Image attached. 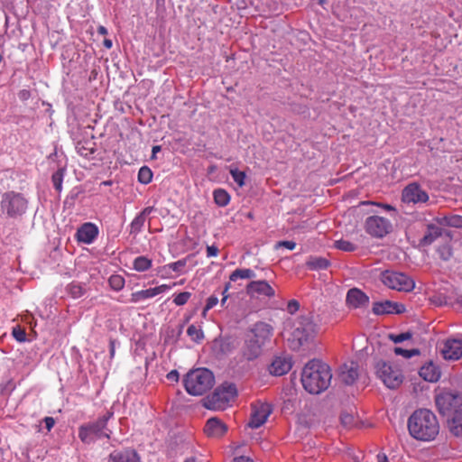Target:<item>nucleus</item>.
I'll return each mask as SVG.
<instances>
[{
	"label": "nucleus",
	"mask_w": 462,
	"mask_h": 462,
	"mask_svg": "<svg viewBox=\"0 0 462 462\" xmlns=\"http://www.w3.org/2000/svg\"><path fill=\"white\" fill-rule=\"evenodd\" d=\"M291 306H292V307H295V309H297V308H298V306H299V304H298V302H297V301L292 300V301H291V302L289 303V308H291Z\"/></svg>",
	"instance_id": "obj_60"
},
{
	"label": "nucleus",
	"mask_w": 462,
	"mask_h": 462,
	"mask_svg": "<svg viewBox=\"0 0 462 462\" xmlns=\"http://www.w3.org/2000/svg\"><path fill=\"white\" fill-rule=\"evenodd\" d=\"M436 220L440 226H452L456 228L462 227V217L458 215L439 217Z\"/></svg>",
	"instance_id": "obj_27"
},
{
	"label": "nucleus",
	"mask_w": 462,
	"mask_h": 462,
	"mask_svg": "<svg viewBox=\"0 0 462 462\" xmlns=\"http://www.w3.org/2000/svg\"><path fill=\"white\" fill-rule=\"evenodd\" d=\"M340 421L346 428H350L355 424V417L351 413L343 412L340 416Z\"/></svg>",
	"instance_id": "obj_45"
},
{
	"label": "nucleus",
	"mask_w": 462,
	"mask_h": 462,
	"mask_svg": "<svg viewBox=\"0 0 462 462\" xmlns=\"http://www.w3.org/2000/svg\"><path fill=\"white\" fill-rule=\"evenodd\" d=\"M232 462H254V461L252 459H250L248 457L240 456V457H235Z\"/></svg>",
	"instance_id": "obj_55"
},
{
	"label": "nucleus",
	"mask_w": 462,
	"mask_h": 462,
	"mask_svg": "<svg viewBox=\"0 0 462 462\" xmlns=\"http://www.w3.org/2000/svg\"><path fill=\"white\" fill-rule=\"evenodd\" d=\"M291 368L290 360L284 357H276L270 365L269 371L272 374L280 376L288 373Z\"/></svg>",
	"instance_id": "obj_24"
},
{
	"label": "nucleus",
	"mask_w": 462,
	"mask_h": 462,
	"mask_svg": "<svg viewBox=\"0 0 462 462\" xmlns=\"http://www.w3.org/2000/svg\"><path fill=\"white\" fill-rule=\"evenodd\" d=\"M43 421L48 431H50L55 424V420L52 417H45Z\"/></svg>",
	"instance_id": "obj_52"
},
{
	"label": "nucleus",
	"mask_w": 462,
	"mask_h": 462,
	"mask_svg": "<svg viewBox=\"0 0 462 462\" xmlns=\"http://www.w3.org/2000/svg\"><path fill=\"white\" fill-rule=\"evenodd\" d=\"M167 379L171 382H178L179 373L177 370H172L167 374Z\"/></svg>",
	"instance_id": "obj_54"
},
{
	"label": "nucleus",
	"mask_w": 462,
	"mask_h": 462,
	"mask_svg": "<svg viewBox=\"0 0 462 462\" xmlns=\"http://www.w3.org/2000/svg\"><path fill=\"white\" fill-rule=\"evenodd\" d=\"M375 368L377 376L387 388L396 389L402 383L403 374L396 365L379 361Z\"/></svg>",
	"instance_id": "obj_7"
},
{
	"label": "nucleus",
	"mask_w": 462,
	"mask_h": 462,
	"mask_svg": "<svg viewBox=\"0 0 462 462\" xmlns=\"http://www.w3.org/2000/svg\"><path fill=\"white\" fill-rule=\"evenodd\" d=\"M187 334L192 341L197 343L200 342L204 337V334L200 327L194 324L188 328Z\"/></svg>",
	"instance_id": "obj_36"
},
{
	"label": "nucleus",
	"mask_w": 462,
	"mask_h": 462,
	"mask_svg": "<svg viewBox=\"0 0 462 462\" xmlns=\"http://www.w3.org/2000/svg\"><path fill=\"white\" fill-rule=\"evenodd\" d=\"M306 264L311 270H324L328 267L329 262L322 257H313Z\"/></svg>",
	"instance_id": "obj_32"
},
{
	"label": "nucleus",
	"mask_w": 462,
	"mask_h": 462,
	"mask_svg": "<svg viewBox=\"0 0 462 462\" xmlns=\"http://www.w3.org/2000/svg\"><path fill=\"white\" fill-rule=\"evenodd\" d=\"M334 246L344 252H353L356 249V246L353 243L344 239L335 241Z\"/></svg>",
	"instance_id": "obj_37"
},
{
	"label": "nucleus",
	"mask_w": 462,
	"mask_h": 462,
	"mask_svg": "<svg viewBox=\"0 0 462 462\" xmlns=\"http://www.w3.org/2000/svg\"><path fill=\"white\" fill-rule=\"evenodd\" d=\"M448 425L450 432L457 436H462V412L448 420Z\"/></svg>",
	"instance_id": "obj_29"
},
{
	"label": "nucleus",
	"mask_w": 462,
	"mask_h": 462,
	"mask_svg": "<svg viewBox=\"0 0 462 462\" xmlns=\"http://www.w3.org/2000/svg\"><path fill=\"white\" fill-rule=\"evenodd\" d=\"M365 230L373 237L382 238L392 230L391 221L383 217L371 216L365 221Z\"/></svg>",
	"instance_id": "obj_11"
},
{
	"label": "nucleus",
	"mask_w": 462,
	"mask_h": 462,
	"mask_svg": "<svg viewBox=\"0 0 462 462\" xmlns=\"http://www.w3.org/2000/svg\"><path fill=\"white\" fill-rule=\"evenodd\" d=\"M152 267V260L145 256H138L134 261V269L138 272L147 271Z\"/></svg>",
	"instance_id": "obj_34"
},
{
	"label": "nucleus",
	"mask_w": 462,
	"mask_h": 462,
	"mask_svg": "<svg viewBox=\"0 0 462 462\" xmlns=\"http://www.w3.org/2000/svg\"><path fill=\"white\" fill-rule=\"evenodd\" d=\"M420 376L427 382H437L440 377V371L433 363L425 364L420 369Z\"/></svg>",
	"instance_id": "obj_25"
},
{
	"label": "nucleus",
	"mask_w": 462,
	"mask_h": 462,
	"mask_svg": "<svg viewBox=\"0 0 462 462\" xmlns=\"http://www.w3.org/2000/svg\"><path fill=\"white\" fill-rule=\"evenodd\" d=\"M236 394V388L234 384L224 383L205 399L204 405L209 410H224Z\"/></svg>",
	"instance_id": "obj_6"
},
{
	"label": "nucleus",
	"mask_w": 462,
	"mask_h": 462,
	"mask_svg": "<svg viewBox=\"0 0 462 462\" xmlns=\"http://www.w3.org/2000/svg\"><path fill=\"white\" fill-rule=\"evenodd\" d=\"M161 151V146L156 145L152 147V154L154 155L156 152Z\"/></svg>",
	"instance_id": "obj_59"
},
{
	"label": "nucleus",
	"mask_w": 462,
	"mask_h": 462,
	"mask_svg": "<svg viewBox=\"0 0 462 462\" xmlns=\"http://www.w3.org/2000/svg\"><path fill=\"white\" fill-rule=\"evenodd\" d=\"M98 235L97 226L90 222L83 224L76 233V238L79 242L89 245L94 242Z\"/></svg>",
	"instance_id": "obj_19"
},
{
	"label": "nucleus",
	"mask_w": 462,
	"mask_h": 462,
	"mask_svg": "<svg viewBox=\"0 0 462 462\" xmlns=\"http://www.w3.org/2000/svg\"><path fill=\"white\" fill-rule=\"evenodd\" d=\"M171 288V285L162 284L160 286L150 288L147 290H142L139 291H135L131 294V298L129 299V302L131 303H138L148 300L150 298H153L161 293H163L169 291Z\"/></svg>",
	"instance_id": "obj_16"
},
{
	"label": "nucleus",
	"mask_w": 462,
	"mask_h": 462,
	"mask_svg": "<svg viewBox=\"0 0 462 462\" xmlns=\"http://www.w3.org/2000/svg\"><path fill=\"white\" fill-rule=\"evenodd\" d=\"M218 303V299L217 296H210L208 300H207V303H206V306L202 311V315L205 317L206 316V313L211 310L212 308H214L217 304Z\"/></svg>",
	"instance_id": "obj_48"
},
{
	"label": "nucleus",
	"mask_w": 462,
	"mask_h": 462,
	"mask_svg": "<svg viewBox=\"0 0 462 462\" xmlns=\"http://www.w3.org/2000/svg\"><path fill=\"white\" fill-rule=\"evenodd\" d=\"M231 288V283L230 282L226 283L225 287H224V290L222 291V295H223V298L221 300V305L224 306L229 297V294L227 293V291H229V289Z\"/></svg>",
	"instance_id": "obj_51"
},
{
	"label": "nucleus",
	"mask_w": 462,
	"mask_h": 462,
	"mask_svg": "<svg viewBox=\"0 0 462 462\" xmlns=\"http://www.w3.org/2000/svg\"><path fill=\"white\" fill-rule=\"evenodd\" d=\"M331 378L329 366L319 360L310 361L301 373L302 386L311 394H319L328 389Z\"/></svg>",
	"instance_id": "obj_2"
},
{
	"label": "nucleus",
	"mask_w": 462,
	"mask_h": 462,
	"mask_svg": "<svg viewBox=\"0 0 462 462\" xmlns=\"http://www.w3.org/2000/svg\"><path fill=\"white\" fill-rule=\"evenodd\" d=\"M438 253L439 257L444 260L448 261L452 256V249L451 246L448 244L442 245L438 248Z\"/></svg>",
	"instance_id": "obj_42"
},
{
	"label": "nucleus",
	"mask_w": 462,
	"mask_h": 462,
	"mask_svg": "<svg viewBox=\"0 0 462 462\" xmlns=\"http://www.w3.org/2000/svg\"><path fill=\"white\" fill-rule=\"evenodd\" d=\"M275 249L285 247L289 250H293L296 247V243L293 241H280L275 245Z\"/></svg>",
	"instance_id": "obj_50"
},
{
	"label": "nucleus",
	"mask_w": 462,
	"mask_h": 462,
	"mask_svg": "<svg viewBox=\"0 0 462 462\" xmlns=\"http://www.w3.org/2000/svg\"><path fill=\"white\" fill-rule=\"evenodd\" d=\"M1 208L11 217H15L25 212L27 201L20 194L8 192L3 195Z\"/></svg>",
	"instance_id": "obj_10"
},
{
	"label": "nucleus",
	"mask_w": 462,
	"mask_h": 462,
	"mask_svg": "<svg viewBox=\"0 0 462 462\" xmlns=\"http://www.w3.org/2000/svg\"><path fill=\"white\" fill-rule=\"evenodd\" d=\"M185 462H198L194 457H189L185 460Z\"/></svg>",
	"instance_id": "obj_61"
},
{
	"label": "nucleus",
	"mask_w": 462,
	"mask_h": 462,
	"mask_svg": "<svg viewBox=\"0 0 462 462\" xmlns=\"http://www.w3.org/2000/svg\"><path fill=\"white\" fill-rule=\"evenodd\" d=\"M152 172L148 167L143 166L139 170L138 180L141 183L148 184L152 181Z\"/></svg>",
	"instance_id": "obj_39"
},
{
	"label": "nucleus",
	"mask_w": 462,
	"mask_h": 462,
	"mask_svg": "<svg viewBox=\"0 0 462 462\" xmlns=\"http://www.w3.org/2000/svg\"><path fill=\"white\" fill-rule=\"evenodd\" d=\"M255 277V273L248 268L236 269L229 275V282H236L238 279H252Z\"/></svg>",
	"instance_id": "obj_31"
},
{
	"label": "nucleus",
	"mask_w": 462,
	"mask_h": 462,
	"mask_svg": "<svg viewBox=\"0 0 462 462\" xmlns=\"http://www.w3.org/2000/svg\"><path fill=\"white\" fill-rule=\"evenodd\" d=\"M227 429L225 422L217 417H213L207 420L204 432L209 438L218 439L226 433Z\"/></svg>",
	"instance_id": "obj_17"
},
{
	"label": "nucleus",
	"mask_w": 462,
	"mask_h": 462,
	"mask_svg": "<svg viewBox=\"0 0 462 462\" xmlns=\"http://www.w3.org/2000/svg\"><path fill=\"white\" fill-rule=\"evenodd\" d=\"M110 287L115 291H120L125 285V279L121 275H112L108 280Z\"/></svg>",
	"instance_id": "obj_41"
},
{
	"label": "nucleus",
	"mask_w": 462,
	"mask_h": 462,
	"mask_svg": "<svg viewBox=\"0 0 462 462\" xmlns=\"http://www.w3.org/2000/svg\"><path fill=\"white\" fill-rule=\"evenodd\" d=\"M441 354L446 360L456 361L462 357V339L448 338L442 343Z\"/></svg>",
	"instance_id": "obj_15"
},
{
	"label": "nucleus",
	"mask_w": 462,
	"mask_h": 462,
	"mask_svg": "<svg viewBox=\"0 0 462 462\" xmlns=\"http://www.w3.org/2000/svg\"><path fill=\"white\" fill-rule=\"evenodd\" d=\"M97 32L101 35H106L107 34V30L105 26L103 25H100L98 26L97 28Z\"/></svg>",
	"instance_id": "obj_57"
},
{
	"label": "nucleus",
	"mask_w": 462,
	"mask_h": 462,
	"mask_svg": "<svg viewBox=\"0 0 462 462\" xmlns=\"http://www.w3.org/2000/svg\"><path fill=\"white\" fill-rule=\"evenodd\" d=\"M439 411L448 419L462 412V395L451 392H444L436 396Z\"/></svg>",
	"instance_id": "obj_8"
},
{
	"label": "nucleus",
	"mask_w": 462,
	"mask_h": 462,
	"mask_svg": "<svg viewBox=\"0 0 462 462\" xmlns=\"http://www.w3.org/2000/svg\"><path fill=\"white\" fill-rule=\"evenodd\" d=\"M319 327L314 322L312 315L299 317L293 325V330L289 338L290 346L293 350L300 349L311 341L318 334Z\"/></svg>",
	"instance_id": "obj_3"
},
{
	"label": "nucleus",
	"mask_w": 462,
	"mask_h": 462,
	"mask_svg": "<svg viewBox=\"0 0 462 462\" xmlns=\"http://www.w3.org/2000/svg\"><path fill=\"white\" fill-rule=\"evenodd\" d=\"M402 199L405 203H425L429 200V195L418 183L413 182L403 189Z\"/></svg>",
	"instance_id": "obj_14"
},
{
	"label": "nucleus",
	"mask_w": 462,
	"mask_h": 462,
	"mask_svg": "<svg viewBox=\"0 0 462 462\" xmlns=\"http://www.w3.org/2000/svg\"><path fill=\"white\" fill-rule=\"evenodd\" d=\"M186 265V260H179L177 262H174V263H169L167 265H164L162 267V270H171L173 272H180L182 270L183 267H185Z\"/></svg>",
	"instance_id": "obj_44"
},
{
	"label": "nucleus",
	"mask_w": 462,
	"mask_h": 462,
	"mask_svg": "<svg viewBox=\"0 0 462 462\" xmlns=\"http://www.w3.org/2000/svg\"><path fill=\"white\" fill-rule=\"evenodd\" d=\"M383 283L392 290L399 291H411L414 289V281L402 273L386 271L382 274Z\"/></svg>",
	"instance_id": "obj_9"
},
{
	"label": "nucleus",
	"mask_w": 462,
	"mask_h": 462,
	"mask_svg": "<svg viewBox=\"0 0 462 462\" xmlns=\"http://www.w3.org/2000/svg\"><path fill=\"white\" fill-rule=\"evenodd\" d=\"M273 335V327L265 322H257L249 330L247 337L254 342L267 348Z\"/></svg>",
	"instance_id": "obj_12"
},
{
	"label": "nucleus",
	"mask_w": 462,
	"mask_h": 462,
	"mask_svg": "<svg viewBox=\"0 0 462 462\" xmlns=\"http://www.w3.org/2000/svg\"><path fill=\"white\" fill-rule=\"evenodd\" d=\"M103 44L106 49L112 48L113 45L112 41L109 39H105Z\"/></svg>",
	"instance_id": "obj_58"
},
{
	"label": "nucleus",
	"mask_w": 462,
	"mask_h": 462,
	"mask_svg": "<svg viewBox=\"0 0 462 462\" xmlns=\"http://www.w3.org/2000/svg\"><path fill=\"white\" fill-rule=\"evenodd\" d=\"M358 365L354 362L344 364L340 367L339 377L346 384H353L358 377Z\"/></svg>",
	"instance_id": "obj_21"
},
{
	"label": "nucleus",
	"mask_w": 462,
	"mask_h": 462,
	"mask_svg": "<svg viewBox=\"0 0 462 462\" xmlns=\"http://www.w3.org/2000/svg\"><path fill=\"white\" fill-rule=\"evenodd\" d=\"M405 308L402 304L391 302L386 300L384 302H376L374 304L373 311L376 315L402 313Z\"/></svg>",
	"instance_id": "obj_22"
},
{
	"label": "nucleus",
	"mask_w": 462,
	"mask_h": 462,
	"mask_svg": "<svg viewBox=\"0 0 462 462\" xmlns=\"http://www.w3.org/2000/svg\"><path fill=\"white\" fill-rule=\"evenodd\" d=\"M152 211V208H145L139 215H137L131 223V233H139L145 223L146 215Z\"/></svg>",
	"instance_id": "obj_28"
},
{
	"label": "nucleus",
	"mask_w": 462,
	"mask_h": 462,
	"mask_svg": "<svg viewBox=\"0 0 462 462\" xmlns=\"http://www.w3.org/2000/svg\"><path fill=\"white\" fill-rule=\"evenodd\" d=\"M113 413L107 412L97 420L85 423L79 428V438L85 444H91L102 438H110L111 430L107 429V421Z\"/></svg>",
	"instance_id": "obj_5"
},
{
	"label": "nucleus",
	"mask_w": 462,
	"mask_h": 462,
	"mask_svg": "<svg viewBox=\"0 0 462 462\" xmlns=\"http://www.w3.org/2000/svg\"><path fill=\"white\" fill-rule=\"evenodd\" d=\"M229 172L240 188L245 185L246 175L244 171L236 168H230Z\"/></svg>",
	"instance_id": "obj_38"
},
{
	"label": "nucleus",
	"mask_w": 462,
	"mask_h": 462,
	"mask_svg": "<svg viewBox=\"0 0 462 462\" xmlns=\"http://www.w3.org/2000/svg\"><path fill=\"white\" fill-rule=\"evenodd\" d=\"M69 293L75 299L85 294V288L79 283H70L68 287Z\"/></svg>",
	"instance_id": "obj_40"
},
{
	"label": "nucleus",
	"mask_w": 462,
	"mask_h": 462,
	"mask_svg": "<svg viewBox=\"0 0 462 462\" xmlns=\"http://www.w3.org/2000/svg\"><path fill=\"white\" fill-rule=\"evenodd\" d=\"M214 200L217 205L225 207L229 203L230 196L225 189H218L214 191Z\"/></svg>",
	"instance_id": "obj_33"
},
{
	"label": "nucleus",
	"mask_w": 462,
	"mask_h": 462,
	"mask_svg": "<svg viewBox=\"0 0 462 462\" xmlns=\"http://www.w3.org/2000/svg\"><path fill=\"white\" fill-rule=\"evenodd\" d=\"M111 462H140V459L134 450L114 452L110 455Z\"/></svg>",
	"instance_id": "obj_26"
},
{
	"label": "nucleus",
	"mask_w": 462,
	"mask_h": 462,
	"mask_svg": "<svg viewBox=\"0 0 462 462\" xmlns=\"http://www.w3.org/2000/svg\"><path fill=\"white\" fill-rule=\"evenodd\" d=\"M272 413L271 405L267 402H257L252 404V411L248 426L257 429L265 423Z\"/></svg>",
	"instance_id": "obj_13"
},
{
	"label": "nucleus",
	"mask_w": 462,
	"mask_h": 462,
	"mask_svg": "<svg viewBox=\"0 0 462 462\" xmlns=\"http://www.w3.org/2000/svg\"><path fill=\"white\" fill-rule=\"evenodd\" d=\"M346 303L351 308H362L368 303V297L359 289L353 288L347 291Z\"/></svg>",
	"instance_id": "obj_23"
},
{
	"label": "nucleus",
	"mask_w": 462,
	"mask_h": 462,
	"mask_svg": "<svg viewBox=\"0 0 462 462\" xmlns=\"http://www.w3.org/2000/svg\"><path fill=\"white\" fill-rule=\"evenodd\" d=\"M442 234L441 228L435 225H429L426 234L422 238L424 245H430L436 238Z\"/></svg>",
	"instance_id": "obj_30"
},
{
	"label": "nucleus",
	"mask_w": 462,
	"mask_h": 462,
	"mask_svg": "<svg viewBox=\"0 0 462 462\" xmlns=\"http://www.w3.org/2000/svg\"><path fill=\"white\" fill-rule=\"evenodd\" d=\"M264 349L265 348L261 345L246 337L245 344L242 347V355L245 359L252 361L258 358L263 354Z\"/></svg>",
	"instance_id": "obj_20"
},
{
	"label": "nucleus",
	"mask_w": 462,
	"mask_h": 462,
	"mask_svg": "<svg viewBox=\"0 0 462 462\" xmlns=\"http://www.w3.org/2000/svg\"><path fill=\"white\" fill-rule=\"evenodd\" d=\"M394 353L397 356H402L404 357L409 358V357H411L414 354L418 353V351L417 350H406L402 347H395Z\"/></svg>",
	"instance_id": "obj_49"
},
{
	"label": "nucleus",
	"mask_w": 462,
	"mask_h": 462,
	"mask_svg": "<svg viewBox=\"0 0 462 462\" xmlns=\"http://www.w3.org/2000/svg\"><path fill=\"white\" fill-rule=\"evenodd\" d=\"M377 462H389L388 457L384 453L380 452L377 456Z\"/></svg>",
	"instance_id": "obj_56"
},
{
	"label": "nucleus",
	"mask_w": 462,
	"mask_h": 462,
	"mask_svg": "<svg viewBox=\"0 0 462 462\" xmlns=\"http://www.w3.org/2000/svg\"><path fill=\"white\" fill-rule=\"evenodd\" d=\"M185 390L190 395H202L210 390L215 383V377L207 368L189 371L183 379Z\"/></svg>",
	"instance_id": "obj_4"
},
{
	"label": "nucleus",
	"mask_w": 462,
	"mask_h": 462,
	"mask_svg": "<svg viewBox=\"0 0 462 462\" xmlns=\"http://www.w3.org/2000/svg\"><path fill=\"white\" fill-rule=\"evenodd\" d=\"M64 175H65V169L64 168L58 169L52 174L51 181H52L53 187L55 188V189L58 192H60L61 189H62V182H63Z\"/></svg>",
	"instance_id": "obj_35"
},
{
	"label": "nucleus",
	"mask_w": 462,
	"mask_h": 462,
	"mask_svg": "<svg viewBox=\"0 0 462 462\" xmlns=\"http://www.w3.org/2000/svg\"><path fill=\"white\" fill-rule=\"evenodd\" d=\"M110 354H111V356H114V354H115V348H114L113 345L111 346Z\"/></svg>",
	"instance_id": "obj_62"
},
{
	"label": "nucleus",
	"mask_w": 462,
	"mask_h": 462,
	"mask_svg": "<svg viewBox=\"0 0 462 462\" xmlns=\"http://www.w3.org/2000/svg\"><path fill=\"white\" fill-rule=\"evenodd\" d=\"M410 435L420 441H431L439 433V423L436 415L428 409H419L408 419Z\"/></svg>",
	"instance_id": "obj_1"
},
{
	"label": "nucleus",
	"mask_w": 462,
	"mask_h": 462,
	"mask_svg": "<svg viewBox=\"0 0 462 462\" xmlns=\"http://www.w3.org/2000/svg\"><path fill=\"white\" fill-rule=\"evenodd\" d=\"M217 253H218V249L215 245H210V246L207 247L208 257L217 256Z\"/></svg>",
	"instance_id": "obj_53"
},
{
	"label": "nucleus",
	"mask_w": 462,
	"mask_h": 462,
	"mask_svg": "<svg viewBox=\"0 0 462 462\" xmlns=\"http://www.w3.org/2000/svg\"><path fill=\"white\" fill-rule=\"evenodd\" d=\"M12 334L14 337V338L19 342H24L26 340L25 330L19 326H16L13 328Z\"/></svg>",
	"instance_id": "obj_47"
},
{
	"label": "nucleus",
	"mask_w": 462,
	"mask_h": 462,
	"mask_svg": "<svg viewBox=\"0 0 462 462\" xmlns=\"http://www.w3.org/2000/svg\"><path fill=\"white\" fill-rule=\"evenodd\" d=\"M411 336L412 335L410 332L401 333V334H398V335L390 334L389 335V338L393 342L398 344V343H402V342H403L405 340L410 339L411 337Z\"/></svg>",
	"instance_id": "obj_46"
},
{
	"label": "nucleus",
	"mask_w": 462,
	"mask_h": 462,
	"mask_svg": "<svg viewBox=\"0 0 462 462\" xmlns=\"http://www.w3.org/2000/svg\"><path fill=\"white\" fill-rule=\"evenodd\" d=\"M384 208L388 210L393 209V207L390 205H385Z\"/></svg>",
	"instance_id": "obj_63"
},
{
	"label": "nucleus",
	"mask_w": 462,
	"mask_h": 462,
	"mask_svg": "<svg viewBox=\"0 0 462 462\" xmlns=\"http://www.w3.org/2000/svg\"><path fill=\"white\" fill-rule=\"evenodd\" d=\"M190 297H191V293L189 291L180 292L175 296L173 302L177 306H182L188 302V300L190 299Z\"/></svg>",
	"instance_id": "obj_43"
},
{
	"label": "nucleus",
	"mask_w": 462,
	"mask_h": 462,
	"mask_svg": "<svg viewBox=\"0 0 462 462\" xmlns=\"http://www.w3.org/2000/svg\"><path fill=\"white\" fill-rule=\"evenodd\" d=\"M246 292L251 296H265L272 298L275 291L266 281H253L246 286Z\"/></svg>",
	"instance_id": "obj_18"
}]
</instances>
